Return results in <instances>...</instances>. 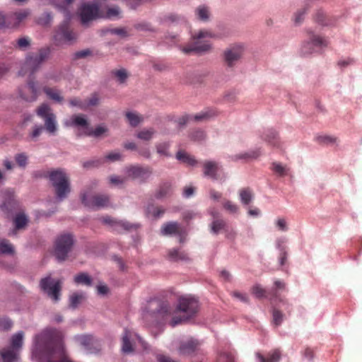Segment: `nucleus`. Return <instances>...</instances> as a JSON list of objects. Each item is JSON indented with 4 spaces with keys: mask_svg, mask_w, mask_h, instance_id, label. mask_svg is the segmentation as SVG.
<instances>
[{
    "mask_svg": "<svg viewBox=\"0 0 362 362\" xmlns=\"http://www.w3.org/2000/svg\"><path fill=\"white\" fill-rule=\"evenodd\" d=\"M327 40L322 36L315 33L313 30H307V39L301 47V52L303 55L312 54L316 48L327 47Z\"/></svg>",
    "mask_w": 362,
    "mask_h": 362,
    "instance_id": "7",
    "label": "nucleus"
},
{
    "mask_svg": "<svg viewBox=\"0 0 362 362\" xmlns=\"http://www.w3.org/2000/svg\"><path fill=\"white\" fill-rule=\"evenodd\" d=\"M24 333L21 331L13 334L11 339L13 349H7L1 353V357L4 362H13L18 358L17 351L20 349L23 344Z\"/></svg>",
    "mask_w": 362,
    "mask_h": 362,
    "instance_id": "9",
    "label": "nucleus"
},
{
    "mask_svg": "<svg viewBox=\"0 0 362 362\" xmlns=\"http://www.w3.org/2000/svg\"><path fill=\"white\" fill-rule=\"evenodd\" d=\"M131 332L130 331L125 329L122 337V351L125 354H129L133 352L134 349L130 342Z\"/></svg>",
    "mask_w": 362,
    "mask_h": 362,
    "instance_id": "28",
    "label": "nucleus"
},
{
    "mask_svg": "<svg viewBox=\"0 0 362 362\" xmlns=\"http://www.w3.org/2000/svg\"><path fill=\"white\" fill-rule=\"evenodd\" d=\"M15 160L18 166L25 168L28 164V156L24 153H17Z\"/></svg>",
    "mask_w": 362,
    "mask_h": 362,
    "instance_id": "54",
    "label": "nucleus"
},
{
    "mask_svg": "<svg viewBox=\"0 0 362 362\" xmlns=\"http://www.w3.org/2000/svg\"><path fill=\"white\" fill-rule=\"evenodd\" d=\"M202 342L194 338H188L182 341V355H195L201 351Z\"/></svg>",
    "mask_w": 362,
    "mask_h": 362,
    "instance_id": "15",
    "label": "nucleus"
},
{
    "mask_svg": "<svg viewBox=\"0 0 362 362\" xmlns=\"http://www.w3.org/2000/svg\"><path fill=\"white\" fill-rule=\"evenodd\" d=\"M13 326L12 321L7 318L3 317L0 319V330L7 331L9 330Z\"/></svg>",
    "mask_w": 362,
    "mask_h": 362,
    "instance_id": "60",
    "label": "nucleus"
},
{
    "mask_svg": "<svg viewBox=\"0 0 362 362\" xmlns=\"http://www.w3.org/2000/svg\"><path fill=\"white\" fill-rule=\"evenodd\" d=\"M51 53V49L49 47H45L38 50V54L36 55L29 54L25 59V65L30 70V74H34L35 72L39 69L40 64L48 59Z\"/></svg>",
    "mask_w": 362,
    "mask_h": 362,
    "instance_id": "10",
    "label": "nucleus"
},
{
    "mask_svg": "<svg viewBox=\"0 0 362 362\" xmlns=\"http://www.w3.org/2000/svg\"><path fill=\"white\" fill-rule=\"evenodd\" d=\"M74 282L77 284L90 286L92 279L87 273L81 272L74 276Z\"/></svg>",
    "mask_w": 362,
    "mask_h": 362,
    "instance_id": "33",
    "label": "nucleus"
},
{
    "mask_svg": "<svg viewBox=\"0 0 362 362\" xmlns=\"http://www.w3.org/2000/svg\"><path fill=\"white\" fill-rule=\"evenodd\" d=\"M74 252V250H52L51 255L58 262H63L75 259L78 255Z\"/></svg>",
    "mask_w": 362,
    "mask_h": 362,
    "instance_id": "20",
    "label": "nucleus"
},
{
    "mask_svg": "<svg viewBox=\"0 0 362 362\" xmlns=\"http://www.w3.org/2000/svg\"><path fill=\"white\" fill-rule=\"evenodd\" d=\"M216 115V112L213 110L203 111L194 117L197 121L206 120Z\"/></svg>",
    "mask_w": 362,
    "mask_h": 362,
    "instance_id": "48",
    "label": "nucleus"
},
{
    "mask_svg": "<svg viewBox=\"0 0 362 362\" xmlns=\"http://www.w3.org/2000/svg\"><path fill=\"white\" fill-rule=\"evenodd\" d=\"M15 250H0V261L3 264H8L14 259Z\"/></svg>",
    "mask_w": 362,
    "mask_h": 362,
    "instance_id": "39",
    "label": "nucleus"
},
{
    "mask_svg": "<svg viewBox=\"0 0 362 362\" xmlns=\"http://www.w3.org/2000/svg\"><path fill=\"white\" fill-rule=\"evenodd\" d=\"M50 110H51L49 106L46 103H43L38 107L37 114L38 116L45 119L47 117H49V115L53 114L52 112H50Z\"/></svg>",
    "mask_w": 362,
    "mask_h": 362,
    "instance_id": "50",
    "label": "nucleus"
},
{
    "mask_svg": "<svg viewBox=\"0 0 362 362\" xmlns=\"http://www.w3.org/2000/svg\"><path fill=\"white\" fill-rule=\"evenodd\" d=\"M86 295L84 293H74L69 297L70 307L72 308H77L84 300Z\"/></svg>",
    "mask_w": 362,
    "mask_h": 362,
    "instance_id": "32",
    "label": "nucleus"
},
{
    "mask_svg": "<svg viewBox=\"0 0 362 362\" xmlns=\"http://www.w3.org/2000/svg\"><path fill=\"white\" fill-rule=\"evenodd\" d=\"M118 227H122L124 230L130 231V230H136L137 228H139L140 227V224H133V223H130L129 222L119 221V224Z\"/></svg>",
    "mask_w": 362,
    "mask_h": 362,
    "instance_id": "62",
    "label": "nucleus"
},
{
    "mask_svg": "<svg viewBox=\"0 0 362 362\" xmlns=\"http://www.w3.org/2000/svg\"><path fill=\"white\" fill-rule=\"evenodd\" d=\"M119 14V9L117 6L113 8H109L107 10L106 14L103 15V18H111L114 16H117Z\"/></svg>",
    "mask_w": 362,
    "mask_h": 362,
    "instance_id": "63",
    "label": "nucleus"
},
{
    "mask_svg": "<svg viewBox=\"0 0 362 362\" xmlns=\"http://www.w3.org/2000/svg\"><path fill=\"white\" fill-rule=\"evenodd\" d=\"M75 243L71 233H64L58 236L54 242V249H71Z\"/></svg>",
    "mask_w": 362,
    "mask_h": 362,
    "instance_id": "18",
    "label": "nucleus"
},
{
    "mask_svg": "<svg viewBox=\"0 0 362 362\" xmlns=\"http://www.w3.org/2000/svg\"><path fill=\"white\" fill-rule=\"evenodd\" d=\"M91 56H93V51L90 49L88 48L80 51H77L75 53H74L72 56V60L76 61L80 59H85L86 57Z\"/></svg>",
    "mask_w": 362,
    "mask_h": 362,
    "instance_id": "44",
    "label": "nucleus"
},
{
    "mask_svg": "<svg viewBox=\"0 0 362 362\" xmlns=\"http://www.w3.org/2000/svg\"><path fill=\"white\" fill-rule=\"evenodd\" d=\"M180 224L176 221H169L160 228V233L163 236H180Z\"/></svg>",
    "mask_w": 362,
    "mask_h": 362,
    "instance_id": "17",
    "label": "nucleus"
},
{
    "mask_svg": "<svg viewBox=\"0 0 362 362\" xmlns=\"http://www.w3.org/2000/svg\"><path fill=\"white\" fill-rule=\"evenodd\" d=\"M2 202L0 209L7 218H10L20 209L19 202L16 200L14 192L10 189L2 191Z\"/></svg>",
    "mask_w": 362,
    "mask_h": 362,
    "instance_id": "8",
    "label": "nucleus"
},
{
    "mask_svg": "<svg viewBox=\"0 0 362 362\" xmlns=\"http://www.w3.org/2000/svg\"><path fill=\"white\" fill-rule=\"evenodd\" d=\"M111 75L116 77L119 83H124L128 78V74L124 69L112 70Z\"/></svg>",
    "mask_w": 362,
    "mask_h": 362,
    "instance_id": "38",
    "label": "nucleus"
},
{
    "mask_svg": "<svg viewBox=\"0 0 362 362\" xmlns=\"http://www.w3.org/2000/svg\"><path fill=\"white\" fill-rule=\"evenodd\" d=\"M161 21L163 23H165L168 25H172L175 23H178L179 21V16L177 15L173 14V13H169L165 16H164Z\"/></svg>",
    "mask_w": 362,
    "mask_h": 362,
    "instance_id": "53",
    "label": "nucleus"
},
{
    "mask_svg": "<svg viewBox=\"0 0 362 362\" xmlns=\"http://www.w3.org/2000/svg\"><path fill=\"white\" fill-rule=\"evenodd\" d=\"M216 362H234V358L230 353L221 352L218 356Z\"/></svg>",
    "mask_w": 362,
    "mask_h": 362,
    "instance_id": "55",
    "label": "nucleus"
},
{
    "mask_svg": "<svg viewBox=\"0 0 362 362\" xmlns=\"http://www.w3.org/2000/svg\"><path fill=\"white\" fill-rule=\"evenodd\" d=\"M155 134V130L153 128H150L148 129H144L137 133L136 137L144 141H150L153 134Z\"/></svg>",
    "mask_w": 362,
    "mask_h": 362,
    "instance_id": "45",
    "label": "nucleus"
},
{
    "mask_svg": "<svg viewBox=\"0 0 362 362\" xmlns=\"http://www.w3.org/2000/svg\"><path fill=\"white\" fill-rule=\"evenodd\" d=\"M75 341L85 349H89L95 342L93 336L87 334L76 335L74 337Z\"/></svg>",
    "mask_w": 362,
    "mask_h": 362,
    "instance_id": "25",
    "label": "nucleus"
},
{
    "mask_svg": "<svg viewBox=\"0 0 362 362\" xmlns=\"http://www.w3.org/2000/svg\"><path fill=\"white\" fill-rule=\"evenodd\" d=\"M62 281L54 279L50 276L42 278L40 281L41 290L54 303L60 300Z\"/></svg>",
    "mask_w": 362,
    "mask_h": 362,
    "instance_id": "6",
    "label": "nucleus"
},
{
    "mask_svg": "<svg viewBox=\"0 0 362 362\" xmlns=\"http://www.w3.org/2000/svg\"><path fill=\"white\" fill-rule=\"evenodd\" d=\"M169 147V144L166 143L160 144L157 146V152L160 155H164L165 156H170V155L168 153V149Z\"/></svg>",
    "mask_w": 362,
    "mask_h": 362,
    "instance_id": "64",
    "label": "nucleus"
},
{
    "mask_svg": "<svg viewBox=\"0 0 362 362\" xmlns=\"http://www.w3.org/2000/svg\"><path fill=\"white\" fill-rule=\"evenodd\" d=\"M103 163V160L101 158H96L89 160L83 163L82 165L84 169L90 170L93 168H98Z\"/></svg>",
    "mask_w": 362,
    "mask_h": 362,
    "instance_id": "42",
    "label": "nucleus"
},
{
    "mask_svg": "<svg viewBox=\"0 0 362 362\" xmlns=\"http://www.w3.org/2000/svg\"><path fill=\"white\" fill-rule=\"evenodd\" d=\"M46 129L50 132L54 133L56 132L55 116L54 114L49 115V117L45 118Z\"/></svg>",
    "mask_w": 362,
    "mask_h": 362,
    "instance_id": "43",
    "label": "nucleus"
},
{
    "mask_svg": "<svg viewBox=\"0 0 362 362\" xmlns=\"http://www.w3.org/2000/svg\"><path fill=\"white\" fill-rule=\"evenodd\" d=\"M71 125L76 127H82L87 131L89 129V123L83 115H74L71 117Z\"/></svg>",
    "mask_w": 362,
    "mask_h": 362,
    "instance_id": "26",
    "label": "nucleus"
},
{
    "mask_svg": "<svg viewBox=\"0 0 362 362\" xmlns=\"http://www.w3.org/2000/svg\"><path fill=\"white\" fill-rule=\"evenodd\" d=\"M189 136L192 141H201L205 139L206 134L201 129H194L190 132Z\"/></svg>",
    "mask_w": 362,
    "mask_h": 362,
    "instance_id": "46",
    "label": "nucleus"
},
{
    "mask_svg": "<svg viewBox=\"0 0 362 362\" xmlns=\"http://www.w3.org/2000/svg\"><path fill=\"white\" fill-rule=\"evenodd\" d=\"M75 38L74 33L70 29L67 22H64L59 26L53 37L56 45H59L62 41L69 42L75 40Z\"/></svg>",
    "mask_w": 362,
    "mask_h": 362,
    "instance_id": "12",
    "label": "nucleus"
},
{
    "mask_svg": "<svg viewBox=\"0 0 362 362\" xmlns=\"http://www.w3.org/2000/svg\"><path fill=\"white\" fill-rule=\"evenodd\" d=\"M194 14L197 19L203 22H207L211 17L210 8L206 5H200L195 8Z\"/></svg>",
    "mask_w": 362,
    "mask_h": 362,
    "instance_id": "24",
    "label": "nucleus"
},
{
    "mask_svg": "<svg viewBox=\"0 0 362 362\" xmlns=\"http://www.w3.org/2000/svg\"><path fill=\"white\" fill-rule=\"evenodd\" d=\"M108 132V129L104 125H99L95 128V129H92L89 127L87 131H84V134L88 136H93L95 138H100L104 134Z\"/></svg>",
    "mask_w": 362,
    "mask_h": 362,
    "instance_id": "29",
    "label": "nucleus"
},
{
    "mask_svg": "<svg viewBox=\"0 0 362 362\" xmlns=\"http://www.w3.org/2000/svg\"><path fill=\"white\" fill-rule=\"evenodd\" d=\"M100 221L103 223L109 225L115 228H118V226L119 224V221H117L116 219L112 218L110 216H104L100 218Z\"/></svg>",
    "mask_w": 362,
    "mask_h": 362,
    "instance_id": "56",
    "label": "nucleus"
},
{
    "mask_svg": "<svg viewBox=\"0 0 362 362\" xmlns=\"http://www.w3.org/2000/svg\"><path fill=\"white\" fill-rule=\"evenodd\" d=\"M43 92L47 97L57 103H62L64 101V97L60 95L59 90L47 86L43 88Z\"/></svg>",
    "mask_w": 362,
    "mask_h": 362,
    "instance_id": "27",
    "label": "nucleus"
},
{
    "mask_svg": "<svg viewBox=\"0 0 362 362\" xmlns=\"http://www.w3.org/2000/svg\"><path fill=\"white\" fill-rule=\"evenodd\" d=\"M50 174V170H35L32 173V177L35 180H39L42 178L48 179V175Z\"/></svg>",
    "mask_w": 362,
    "mask_h": 362,
    "instance_id": "57",
    "label": "nucleus"
},
{
    "mask_svg": "<svg viewBox=\"0 0 362 362\" xmlns=\"http://www.w3.org/2000/svg\"><path fill=\"white\" fill-rule=\"evenodd\" d=\"M48 180L54 189L55 198L58 202L66 199L71 191V182L69 175L63 168L50 170Z\"/></svg>",
    "mask_w": 362,
    "mask_h": 362,
    "instance_id": "2",
    "label": "nucleus"
},
{
    "mask_svg": "<svg viewBox=\"0 0 362 362\" xmlns=\"http://www.w3.org/2000/svg\"><path fill=\"white\" fill-rule=\"evenodd\" d=\"M78 16L81 24L88 28L93 21L103 18V14L100 11L98 3H83L78 8Z\"/></svg>",
    "mask_w": 362,
    "mask_h": 362,
    "instance_id": "5",
    "label": "nucleus"
},
{
    "mask_svg": "<svg viewBox=\"0 0 362 362\" xmlns=\"http://www.w3.org/2000/svg\"><path fill=\"white\" fill-rule=\"evenodd\" d=\"M227 225L223 219L214 220L211 223V231L214 234H218L221 230H226Z\"/></svg>",
    "mask_w": 362,
    "mask_h": 362,
    "instance_id": "36",
    "label": "nucleus"
},
{
    "mask_svg": "<svg viewBox=\"0 0 362 362\" xmlns=\"http://www.w3.org/2000/svg\"><path fill=\"white\" fill-rule=\"evenodd\" d=\"M252 293L258 298L267 297V291L259 284H257V285H255L254 286H252Z\"/></svg>",
    "mask_w": 362,
    "mask_h": 362,
    "instance_id": "52",
    "label": "nucleus"
},
{
    "mask_svg": "<svg viewBox=\"0 0 362 362\" xmlns=\"http://www.w3.org/2000/svg\"><path fill=\"white\" fill-rule=\"evenodd\" d=\"M13 223L16 229H23L28 225V218L24 213H18L13 218Z\"/></svg>",
    "mask_w": 362,
    "mask_h": 362,
    "instance_id": "31",
    "label": "nucleus"
},
{
    "mask_svg": "<svg viewBox=\"0 0 362 362\" xmlns=\"http://www.w3.org/2000/svg\"><path fill=\"white\" fill-rule=\"evenodd\" d=\"M218 170V164L215 161L207 160L203 164V173L204 176L213 180L217 179V173Z\"/></svg>",
    "mask_w": 362,
    "mask_h": 362,
    "instance_id": "21",
    "label": "nucleus"
},
{
    "mask_svg": "<svg viewBox=\"0 0 362 362\" xmlns=\"http://www.w3.org/2000/svg\"><path fill=\"white\" fill-rule=\"evenodd\" d=\"M316 139L318 143L322 144H329L334 143L337 140L336 138L327 135L318 136Z\"/></svg>",
    "mask_w": 362,
    "mask_h": 362,
    "instance_id": "61",
    "label": "nucleus"
},
{
    "mask_svg": "<svg viewBox=\"0 0 362 362\" xmlns=\"http://www.w3.org/2000/svg\"><path fill=\"white\" fill-rule=\"evenodd\" d=\"M172 194V187L169 182H164L159 185L154 194V197L157 199H163L170 197Z\"/></svg>",
    "mask_w": 362,
    "mask_h": 362,
    "instance_id": "23",
    "label": "nucleus"
},
{
    "mask_svg": "<svg viewBox=\"0 0 362 362\" xmlns=\"http://www.w3.org/2000/svg\"><path fill=\"white\" fill-rule=\"evenodd\" d=\"M159 307V304L157 302H151L146 307V310L144 313V317L147 318L148 315H154L156 314V311L158 310V308Z\"/></svg>",
    "mask_w": 362,
    "mask_h": 362,
    "instance_id": "51",
    "label": "nucleus"
},
{
    "mask_svg": "<svg viewBox=\"0 0 362 362\" xmlns=\"http://www.w3.org/2000/svg\"><path fill=\"white\" fill-rule=\"evenodd\" d=\"M125 116L130 126L132 127H137L143 121L141 117L132 112H126Z\"/></svg>",
    "mask_w": 362,
    "mask_h": 362,
    "instance_id": "37",
    "label": "nucleus"
},
{
    "mask_svg": "<svg viewBox=\"0 0 362 362\" xmlns=\"http://www.w3.org/2000/svg\"><path fill=\"white\" fill-rule=\"evenodd\" d=\"M126 173L128 177L133 180L140 179L144 182L151 175L152 170L149 167L132 165L127 168Z\"/></svg>",
    "mask_w": 362,
    "mask_h": 362,
    "instance_id": "14",
    "label": "nucleus"
},
{
    "mask_svg": "<svg viewBox=\"0 0 362 362\" xmlns=\"http://www.w3.org/2000/svg\"><path fill=\"white\" fill-rule=\"evenodd\" d=\"M264 140L274 146L279 147V146L278 134L273 129H269L267 131Z\"/></svg>",
    "mask_w": 362,
    "mask_h": 362,
    "instance_id": "34",
    "label": "nucleus"
},
{
    "mask_svg": "<svg viewBox=\"0 0 362 362\" xmlns=\"http://www.w3.org/2000/svg\"><path fill=\"white\" fill-rule=\"evenodd\" d=\"M82 204L90 209H100L108 206L110 197L106 194H95L88 198L86 193L81 194Z\"/></svg>",
    "mask_w": 362,
    "mask_h": 362,
    "instance_id": "11",
    "label": "nucleus"
},
{
    "mask_svg": "<svg viewBox=\"0 0 362 362\" xmlns=\"http://www.w3.org/2000/svg\"><path fill=\"white\" fill-rule=\"evenodd\" d=\"M285 287L286 284H284V282L280 280H276L274 281V288L269 293V294L270 295V300L272 302L276 303V301H279L282 303L284 305H285V310H286L288 313L290 314L291 312V309L290 308L291 305L286 300H284L283 299L279 298L277 293V291L279 290H284L285 289Z\"/></svg>",
    "mask_w": 362,
    "mask_h": 362,
    "instance_id": "16",
    "label": "nucleus"
},
{
    "mask_svg": "<svg viewBox=\"0 0 362 362\" xmlns=\"http://www.w3.org/2000/svg\"><path fill=\"white\" fill-rule=\"evenodd\" d=\"M223 208L231 214H235L238 211V206L229 200H226L223 204Z\"/></svg>",
    "mask_w": 362,
    "mask_h": 362,
    "instance_id": "58",
    "label": "nucleus"
},
{
    "mask_svg": "<svg viewBox=\"0 0 362 362\" xmlns=\"http://www.w3.org/2000/svg\"><path fill=\"white\" fill-rule=\"evenodd\" d=\"M216 35L209 30H200L198 32H191V42L188 47L182 48V52L189 53L194 52L203 54L211 49V39Z\"/></svg>",
    "mask_w": 362,
    "mask_h": 362,
    "instance_id": "3",
    "label": "nucleus"
},
{
    "mask_svg": "<svg viewBox=\"0 0 362 362\" xmlns=\"http://www.w3.org/2000/svg\"><path fill=\"white\" fill-rule=\"evenodd\" d=\"M243 53V47L235 45L228 48L224 52V60L228 66L232 67L240 59Z\"/></svg>",
    "mask_w": 362,
    "mask_h": 362,
    "instance_id": "13",
    "label": "nucleus"
},
{
    "mask_svg": "<svg viewBox=\"0 0 362 362\" xmlns=\"http://www.w3.org/2000/svg\"><path fill=\"white\" fill-rule=\"evenodd\" d=\"M199 310L200 303L196 297L182 296V323H195Z\"/></svg>",
    "mask_w": 362,
    "mask_h": 362,
    "instance_id": "4",
    "label": "nucleus"
},
{
    "mask_svg": "<svg viewBox=\"0 0 362 362\" xmlns=\"http://www.w3.org/2000/svg\"><path fill=\"white\" fill-rule=\"evenodd\" d=\"M182 163L186 164L189 167H194L197 164V160L193 156L187 152L182 151Z\"/></svg>",
    "mask_w": 362,
    "mask_h": 362,
    "instance_id": "49",
    "label": "nucleus"
},
{
    "mask_svg": "<svg viewBox=\"0 0 362 362\" xmlns=\"http://www.w3.org/2000/svg\"><path fill=\"white\" fill-rule=\"evenodd\" d=\"M256 356L259 362H279L281 354L279 349H274L269 352L266 356L260 353H257Z\"/></svg>",
    "mask_w": 362,
    "mask_h": 362,
    "instance_id": "22",
    "label": "nucleus"
},
{
    "mask_svg": "<svg viewBox=\"0 0 362 362\" xmlns=\"http://www.w3.org/2000/svg\"><path fill=\"white\" fill-rule=\"evenodd\" d=\"M172 315L173 317L171 320L169 322V325L172 327H174L181 322V303H178Z\"/></svg>",
    "mask_w": 362,
    "mask_h": 362,
    "instance_id": "35",
    "label": "nucleus"
},
{
    "mask_svg": "<svg viewBox=\"0 0 362 362\" xmlns=\"http://www.w3.org/2000/svg\"><path fill=\"white\" fill-rule=\"evenodd\" d=\"M272 170L279 176H284L286 174V168L279 163H273Z\"/></svg>",
    "mask_w": 362,
    "mask_h": 362,
    "instance_id": "59",
    "label": "nucleus"
},
{
    "mask_svg": "<svg viewBox=\"0 0 362 362\" xmlns=\"http://www.w3.org/2000/svg\"><path fill=\"white\" fill-rule=\"evenodd\" d=\"M284 317V314L278 308L272 309V322L275 326L278 327L282 323Z\"/></svg>",
    "mask_w": 362,
    "mask_h": 362,
    "instance_id": "41",
    "label": "nucleus"
},
{
    "mask_svg": "<svg viewBox=\"0 0 362 362\" xmlns=\"http://www.w3.org/2000/svg\"><path fill=\"white\" fill-rule=\"evenodd\" d=\"M240 199L243 204L248 205L253 199L254 194L251 189L247 187L239 192Z\"/></svg>",
    "mask_w": 362,
    "mask_h": 362,
    "instance_id": "30",
    "label": "nucleus"
},
{
    "mask_svg": "<svg viewBox=\"0 0 362 362\" xmlns=\"http://www.w3.org/2000/svg\"><path fill=\"white\" fill-rule=\"evenodd\" d=\"M63 332L56 328H47L35 337L33 358L47 362H72L66 354L62 341Z\"/></svg>",
    "mask_w": 362,
    "mask_h": 362,
    "instance_id": "1",
    "label": "nucleus"
},
{
    "mask_svg": "<svg viewBox=\"0 0 362 362\" xmlns=\"http://www.w3.org/2000/svg\"><path fill=\"white\" fill-rule=\"evenodd\" d=\"M27 86L31 95L30 96L26 95L23 90L18 88V90L20 98L28 103L35 101L38 96V90L36 83L33 80H30L28 81Z\"/></svg>",
    "mask_w": 362,
    "mask_h": 362,
    "instance_id": "19",
    "label": "nucleus"
},
{
    "mask_svg": "<svg viewBox=\"0 0 362 362\" xmlns=\"http://www.w3.org/2000/svg\"><path fill=\"white\" fill-rule=\"evenodd\" d=\"M52 21V15L51 12L46 11L37 18L36 22L38 25L42 26H48Z\"/></svg>",
    "mask_w": 362,
    "mask_h": 362,
    "instance_id": "40",
    "label": "nucleus"
},
{
    "mask_svg": "<svg viewBox=\"0 0 362 362\" xmlns=\"http://www.w3.org/2000/svg\"><path fill=\"white\" fill-rule=\"evenodd\" d=\"M260 155L259 151H252L249 153H245L239 155H235L232 157L233 160H238L240 159H247V158H256Z\"/></svg>",
    "mask_w": 362,
    "mask_h": 362,
    "instance_id": "47",
    "label": "nucleus"
}]
</instances>
